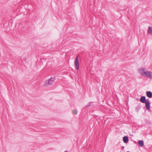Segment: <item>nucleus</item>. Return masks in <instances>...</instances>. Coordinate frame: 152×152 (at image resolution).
Masks as SVG:
<instances>
[{
  "label": "nucleus",
  "instance_id": "1",
  "mask_svg": "<svg viewBox=\"0 0 152 152\" xmlns=\"http://www.w3.org/2000/svg\"><path fill=\"white\" fill-rule=\"evenodd\" d=\"M55 80V78L52 77H51L50 79L45 81L44 86H47L52 85Z\"/></svg>",
  "mask_w": 152,
  "mask_h": 152
},
{
  "label": "nucleus",
  "instance_id": "2",
  "mask_svg": "<svg viewBox=\"0 0 152 152\" xmlns=\"http://www.w3.org/2000/svg\"><path fill=\"white\" fill-rule=\"evenodd\" d=\"M75 66L76 70H78L79 69V64L78 57H77L74 61Z\"/></svg>",
  "mask_w": 152,
  "mask_h": 152
},
{
  "label": "nucleus",
  "instance_id": "3",
  "mask_svg": "<svg viewBox=\"0 0 152 152\" xmlns=\"http://www.w3.org/2000/svg\"><path fill=\"white\" fill-rule=\"evenodd\" d=\"M146 76L147 77L150 79H152V72H150L148 71H146L145 75V76Z\"/></svg>",
  "mask_w": 152,
  "mask_h": 152
},
{
  "label": "nucleus",
  "instance_id": "4",
  "mask_svg": "<svg viewBox=\"0 0 152 152\" xmlns=\"http://www.w3.org/2000/svg\"><path fill=\"white\" fill-rule=\"evenodd\" d=\"M145 103V107L147 110H149L150 108V103L148 99H146V102Z\"/></svg>",
  "mask_w": 152,
  "mask_h": 152
},
{
  "label": "nucleus",
  "instance_id": "5",
  "mask_svg": "<svg viewBox=\"0 0 152 152\" xmlns=\"http://www.w3.org/2000/svg\"><path fill=\"white\" fill-rule=\"evenodd\" d=\"M139 73L142 76H145V72L144 71V69L142 68V69H138Z\"/></svg>",
  "mask_w": 152,
  "mask_h": 152
},
{
  "label": "nucleus",
  "instance_id": "6",
  "mask_svg": "<svg viewBox=\"0 0 152 152\" xmlns=\"http://www.w3.org/2000/svg\"><path fill=\"white\" fill-rule=\"evenodd\" d=\"M140 101L142 103H145L146 102V99L145 96H142L141 97L140 99Z\"/></svg>",
  "mask_w": 152,
  "mask_h": 152
},
{
  "label": "nucleus",
  "instance_id": "7",
  "mask_svg": "<svg viewBox=\"0 0 152 152\" xmlns=\"http://www.w3.org/2000/svg\"><path fill=\"white\" fill-rule=\"evenodd\" d=\"M146 94L147 96L149 98H151L152 97V93L150 91H147Z\"/></svg>",
  "mask_w": 152,
  "mask_h": 152
},
{
  "label": "nucleus",
  "instance_id": "8",
  "mask_svg": "<svg viewBox=\"0 0 152 152\" xmlns=\"http://www.w3.org/2000/svg\"><path fill=\"white\" fill-rule=\"evenodd\" d=\"M138 144L141 147H142L144 145V142L142 140H139L138 142Z\"/></svg>",
  "mask_w": 152,
  "mask_h": 152
},
{
  "label": "nucleus",
  "instance_id": "9",
  "mask_svg": "<svg viewBox=\"0 0 152 152\" xmlns=\"http://www.w3.org/2000/svg\"><path fill=\"white\" fill-rule=\"evenodd\" d=\"M123 140L125 143H127L129 141V139L127 137L124 136L123 137Z\"/></svg>",
  "mask_w": 152,
  "mask_h": 152
},
{
  "label": "nucleus",
  "instance_id": "10",
  "mask_svg": "<svg viewBox=\"0 0 152 152\" xmlns=\"http://www.w3.org/2000/svg\"><path fill=\"white\" fill-rule=\"evenodd\" d=\"M148 32L149 34H152V27H149L148 30Z\"/></svg>",
  "mask_w": 152,
  "mask_h": 152
},
{
  "label": "nucleus",
  "instance_id": "11",
  "mask_svg": "<svg viewBox=\"0 0 152 152\" xmlns=\"http://www.w3.org/2000/svg\"><path fill=\"white\" fill-rule=\"evenodd\" d=\"M72 113L74 114H76L77 113V111L76 110H74L72 111Z\"/></svg>",
  "mask_w": 152,
  "mask_h": 152
},
{
  "label": "nucleus",
  "instance_id": "12",
  "mask_svg": "<svg viewBox=\"0 0 152 152\" xmlns=\"http://www.w3.org/2000/svg\"><path fill=\"white\" fill-rule=\"evenodd\" d=\"M91 102L88 103V104L86 106V107H88L89 106H91Z\"/></svg>",
  "mask_w": 152,
  "mask_h": 152
},
{
  "label": "nucleus",
  "instance_id": "13",
  "mask_svg": "<svg viewBox=\"0 0 152 152\" xmlns=\"http://www.w3.org/2000/svg\"><path fill=\"white\" fill-rule=\"evenodd\" d=\"M64 152H68L67 151H64Z\"/></svg>",
  "mask_w": 152,
  "mask_h": 152
},
{
  "label": "nucleus",
  "instance_id": "14",
  "mask_svg": "<svg viewBox=\"0 0 152 152\" xmlns=\"http://www.w3.org/2000/svg\"><path fill=\"white\" fill-rule=\"evenodd\" d=\"M124 148V147H122V148Z\"/></svg>",
  "mask_w": 152,
  "mask_h": 152
},
{
  "label": "nucleus",
  "instance_id": "15",
  "mask_svg": "<svg viewBox=\"0 0 152 152\" xmlns=\"http://www.w3.org/2000/svg\"><path fill=\"white\" fill-rule=\"evenodd\" d=\"M126 152H129V151H127Z\"/></svg>",
  "mask_w": 152,
  "mask_h": 152
}]
</instances>
